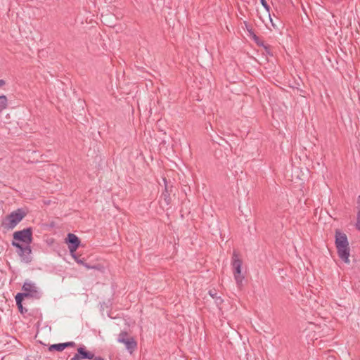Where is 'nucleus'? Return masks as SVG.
Wrapping results in <instances>:
<instances>
[{"instance_id": "20", "label": "nucleus", "mask_w": 360, "mask_h": 360, "mask_svg": "<svg viewBox=\"0 0 360 360\" xmlns=\"http://www.w3.org/2000/svg\"><path fill=\"white\" fill-rule=\"evenodd\" d=\"M82 264L83 266H84L87 269H96V268L95 266H91L89 264L85 263L84 262V264Z\"/></svg>"}, {"instance_id": "23", "label": "nucleus", "mask_w": 360, "mask_h": 360, "mask_svg": "<svg viewBox=\"0 0 360 360\" xmlns=\"http://www.w3.org/2000/svg\"><path fill=\"white\" fill-rule=\"evenodd\" d=\"M1 112H1V111H0V114H1Z\"/></svg>"}, {"instance_id": "7", "label": "nucleus", "mask_w": 360, "mask_h": 360, "mask_svg": "<svg viewBox=\"0 0 360 360\" xmlns=\"http://www.w3.org/2000/svg\"><path fill=\"white\" fill-rule=\"evenodd\" d=\"M118 342L124 344L126 349L131 354L137 347V342L133 337H128V333L122 331L119 334Z\"/></svg>"}, {"instance_id": "6", "label": "nucleus", "mask_w": 360, "mask_h": 360, "mask_svg": "<svg viewBox=\"0 0 360 360\" xmlns=\"http://www.w3.org/2000/svg\"><path fill=\"white\" fill-rule=\"evenodd\" d=\"M13 240L22 242L25 244L30 245L33 240L32 236V229L28 227L20 231H18L13 233Z\"/></svg>"}, {"instance_id": "8", "label": "nucleus", "mask_w": 360, "mask_h": 360, "mask_svg": "<svg viewBox=\"0 0 360 360\" xmlns=\"http://www.w3.org/2000/svg\"><path fill=\"white\" fill-rule=\"evenodd\" d=\"M77 352L72 357L70 360H82V359H89L93 360L96 356L94 353L87 350L86 347L82 345L77 349Z\"/></svg>"}, {"instance_id": "2", "label": "nucleus", "mask_w": 360, "mask_h": 360, "mask_svg": "<svg viewBox=\"0 0 360 360\" xmlns=\"http://www.w3.org/2000/svg\"><path fill=\"white\" fill-rule=\"evenodd\" d=\"M25 216L26 212L22 209L18 208L6 216V219L2 221L1 226L7 230L13 229Z\"/></svg>"}, {"instance_id": "15", "label": "nucleus", "mask_w": 360, "mask_h": 360, "mask_svg": "<svg viewBox=\"0 0 360 360\" xmlns=\"http://www.w3.org/2000/svg\"><path fill=\"white\" fill-rule=\"evenodd\" d=\"M8 103V98L6 95H0V111L7 108Z\"/></svg>"}, {"instance_id": "3", "label": "nucleus", "mask_w": 360, "mask_h": 360, "mask_svg": "<svg viewBox=\"0 0 360 360\" xmlns=\"http://www.w3.org/2000/svg\"><path fill=\"white\" fill-rule=\"evenodd\" d=\"M243 261L239 258V255L236 251H233L232 256L231 265L233 270V276L236 280V285L238 288L243 286V281L245 278L244 276L241 274V266Z\"/></svg>"}, {"instance_id": "10", "label": "nucleus", "mask_w": 360, "mask_h": 360, "mask_svg": "<svg viewBox=\"0 0 360 360\" xmlns=\"http://www.w3.org/2000/svg\"><path fill=\"white\" fill-rule=\"evenodd\" d=\"M165 184V190L163 191L161 197L163 198L166 205H169L172 202L170 194L172 192L173 185L169 184L166 178H163Z\"/></svg>"}, {"instance_id": "17", "label": "nucleus", "mask_w": 360, "mask_h": 360, "mask_svg": "<svg viewBox=\"0 0 360 360\" xmlns=\"http://www.w3.org/2000/svg\"><path fill=\"white\" fill-rule=\"evenodd\" d=\"M355 229L360 232V210H356V222L354 224Z\"/></svg>"}, {"instance_id": "4", "label": "nucleus", "mask_w": 360, "mask_h": 360, "mask_svg": "<svg viewBox=\"0 0 360 360\" xmlns=\"http://www.w3.org/2000/svg\"><path fill=\"white\" fill-rule=\"evenodd\" d=\"M23 292H18L16 295H22V298L32 297L34 299H39L41 293L38 288L32 282L25 281L22 287Z\"/></svg>"}, {"instance_id": "22", "label": "nucleus", "mask_w": 360, "mask_h": 360, "mask_svg": "<svg viewBox=\"0 0 360 360\" xmlns=\"http://www.w3.org/2000/svg\"><path fill=\"white\" fill-rule=\"evenodd\" d=\"M94 360H104L101 356H96Z\"/></svg>"}, {"instance_id": "19", "label": "nucleus", "mask_w": 360, "mask_h": 360, "mask_svg": "<svg viewBox=\"0 0 360 360\" xmlns=\"http://www.w3.org/2000/svg\"><path fill=\"white\" fill-rule=\"evenodd\" d=\"M356 210H360V195L356 198V205L355 207Z\"/></svg>"}, {"instance_id": "5", "label": "nucleus", "mask_w": 360, "mask_h": 360, "mask_svg": "<svg viewBox=\"0 0 360 360\" xmlns=\"http://www.w3.org/2000/svg\"><path fill=\"white\" fill-rule=\"evenodd\" d=\"M12 245L16 248L17 252L20 257L21 261L25 263H30L32 260L31 257L32 249L30 245H22L16 241H12Z\"/></svg>"}, {"instance_id": "18", "label": "nucleus", "mask_w": 360, "mask_h": 360, "mask_svg": "<svg viewBox=\"0 0 360 360\" xmlns=\"http://www.w3.org/2000/svg\"><path fill=\"white\" fill-rule=\"evenodd\" d=\"M71 256L74 258V259L75 260V262L79 264H84V259H80L79 256H77V255L75 253V252H74V254H70Z\"/></svg>"}, {"instance_id": "1", "label": "nucleus", "mask_w": 360, "mask_h": 360, "mask_svg": "<svg viewBox=\"0 0 360 360\" xmlns=\"http://www.w3.org/2000/svg\"><path fill=\"white\" fill-rule=\"evenodd\" d=\"M335 244L339 257L345 263L349 264L350 249L347 235L340 229L335 230Z\"/></svg>"}, {"instance_id": "9", "label": "nucleus", "mask_w": 360, "mask_h": 360, "mask_svg": "<svg viewBox=\"0 0 360 360\" xmlns=\"http://www.w3.org/2000/svg\"><path fill=\"white\" fill-rule=\"evenodd\" d=\"M70 254H74L77 249L79 247L81 241L79 238L74 233H68L65 239Z\"/></svg>"}, {"instance_id": "11", "label": "nucleus", "mask_w": 360, "mask_h": 360, "mask_svg": "<svg viewBox=\"0 0 360 360\" xmlns=\"http://www.w3.org/2000/svg\"><path fill=\"white\" fill-rule=\"evenodd\" d=\"M76 344L75 342H66L63 343L53 344L49 347V351L62 352L68 347H75Z\"/></svg>"}, {"instance_id": "13", "label": "nucleus", "mask_w": 360, "mask_h": 360, "mask_svg": "<svg viewBox=\"0 0 360 360\" xmlns=\"http://www.w3.org/2000/svg\"><path fill=\"white\" fill-rule=\"evenodd\" d=\"M15 298L16 305L18 307L19 311L20 312L21 314L24 315L27 312V309L22 306V301L24 298L22 297V295H15Z\"/></svg>"}, {"instance_id": "21", "label": "nucleus", "mask_w": 360, "mask_h": 360, "mask_svg": "<svg viewBox=\"0 0 360 360\" xmlns=\"http://www.w3.org/2000/svg\"><path fill=\"white\" fill-rule=\"evenodd\" d=\"M6 84V82L4 79H0V88L4 86Z\"/></svg>"}, {"instance_id": "12", "label": "nucleus", "mask_w": 360, "mask_h": 360, "mask_svg": "<svg viewBox=\"0 0 360 360\" xmlns=\"http://www.w3.org/2000/svg\"><path fill=\"white\" fill-rule=\"evenodd\" d=\"M252 37L254 40V41L259 46L263 47L266 53L272 56V53L270 51V46L268 44H266L263 40H262L258 36H257L254 32H252Z\"/></svg>"}, {"instance_id": "16", "label": "nucleus", "mask_w": 360, "mask_h": 360, "mask_svg": "<svg viewBox=\"0 0 360 360\" xmlns=\"http://www.w3.org/2000/svg\"><path fill=\"white\" fill-rule=\"evenodd\" d=\"M260 3L262 5V6L265 8V10L267 11V13H269V18H270V20L271 22V24H272V26L275 28V29H277L276 25L273 22V20L271 18V15H270V6H269V4H267L266 1V0H260Z\"/></svg>"}, {"instance_id": "14", "label": "nucleus", "mask_w": 360, "mask_h": 360, "mask_svg": "<svg viewBox=\"0 0 360 360\" xmlns=\"http://www.w3.org/2000/svg\"><path fill=\"white\" fill-rule=\"evenodd\" d=\"M208 294L215 300V303L217 306L221 305L223 303V300L220 296L217 295V292L215 289H211L209 290Z\"/></svg>"}]
</instances>
